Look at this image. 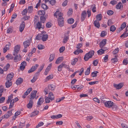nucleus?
Here are the masks:
<instances>
[{
    "mask_svg": "<svg viewBox=\"0 0 128 128\" xmlns=\"http://www.w3.org/2000/svg\"><path fill=\"white\" fill-rule=\"evenodd\" d=\"M6 58H8L9 59L12 60L13 58V57L12 55L11 54H9L6 56Z\"/></svg>",
    "mask_w": 128,
    "mask_h": 128,
    "instance_id": "5fc2aeb1",
    "label": "nucleus"
},
{
    "mask_svg": "<svg viewBox=\"0 0 128 128\" xmlns=\"http://www.w3.org/2000/svg\"><path fill=\"white\" fill-rule=\"evenodd\" d=\"M38 48L39 50H42L44 48V46L42 44H39L38 46Z\"/></svg>",
    "mask_w": 128,
    "mask_h": 128,
    "instance_id": "a18cd8bd",
    "label": "nucleus"
},
{
    "mask_svg": "<svg viewBox=\"0 0 128 128\" xmlns=\"http://www.w3.org/2000/svg\"><path fill=\"white\" fill-rule=\"evenodd\" d=\"M23 79L21 78H18L16 82V84L17 85L20 84L22 82Z\"/></svg>",
    "mask_w": 128,
    "mask_h": 128,
    "instance_id": "6ab92c4d",
    "label": "nucleus"
},
{
    "mask_svg": "<svg viewBox=\"0 0 128 128\" xmlns=\"http://www.w3.org/2000/svg\"><path fill=\"white\" fill-rule=\"evenodd\" d=\"M50 99L49 97H47L45 98V102L46 103H48L50 102Z\"/></svg>",
    "mask_w": 128,
    "mask_h": 128,
    "instance_id": "338daca9",
    "label": "nucleus"
},
{
    "mask_svg": "<svg viewBox=\"0 0 128 128\" xmlns=\"http://www.w3.org/2000/svg\"><path fill=\"white\" fill-rule=\"evenodd\" d=\"M107 34V32L106 31H103L102 32L100 36L102 37L105 36Z\"/></svg>",
    "mask_w": 128,
    "mask_h": 128,
    "instance_id": "ea45409f",
    "label": "nucleus"
},
{
    "mask_svg": "<svg viewBox=\"0 0 128 128\" xmlns=\"http://www.w3.org/2000/svg\"><path fill=\"white\" fill-rule=\"evenodd\" d=\"M20 44L17 45L14 47L13 53L14 56H15L18 53L20 50Z\"/></svg>",
    "mask_w": 128,
    "mask_h": 128,
    "instance_id": "f03ea898",
    "label": "nucleus"
},
{
    "mask_svg": "<svg viewBox=\"0 0 128 128\" xmlns=\"http://www.w3.org/2000/svg\"><path fill=\"white\" fill-rule=\"evenodd\" d=\"M14 58V62H17L20 60V54H16Z\"/></svg>",
    "mask_w": 128,
    "mask_h": 128,
    "instance_id": "ddd939ff",
    "label": "nucleus"
},
{
    "mask_svg": "<svg viewBox=\"0 0 128 128\" xmlns=\"http://www.w3.org/2000/svg\"><path fill=\"white\" fill-rule=\"evenodd\" d=\"M124 85V84L123 82H121L118 84H114V86L116 89H119L121 88Z\"/></svg>",
    "mask_w": 128,
    "mask_h": 128,
    "instance_id": "9d476101",
    "label": "nucleus"
},
{
    "mask_svg": "<svg viewBox=\"0 0 128 128\" xmlns=\"http://www.w3.org/2000/svg\"><path fill=\"white\" fill-rule=\"evenodd\" d=\"M113 102L111 101H106L104 103L106 106L109 108H111L113 106Z\"/></svg>",
    "mask_w": 128,
    "mask_h": 128,
    "instance_id": "1a4fd4ad",
    "label": "nucleus"
},
{
    "mask_svg": "<svg viewBox=\"0 0 128 128\" xmlns=\"http://www.w3.org/2000/svg\"><path fill=\"white\" fill-rule=\"evenodd\" d=\"M123 7L122 3L121 2L118 3L116 6V8H121Z\"/></svg>",
    "mask_w": 128,
    "mask_h": 128,
    "instance_id": "72a5a7b5",
    "label": "nucleus"
},
{
    "mask_svg": "<svg viewBox=\"0 0 128 128\" xmlns=\"http://www.w3.org/2000/svg\"><path fill=\"white\" fill-rule=\"evenodd\" d=\"M114 12L112 10H108L107 12V14L109 15H111L113 14Z\"/></svg>",
    "mask_w": 128,
    "mask_h": 128,
    "instance_id": "052dcab7",
    "label": "nucleus"
},
{
    "mask_svg": "<svg viewBox=\"0 0 128 128\" xmlns=\"http://www.w3.org/2000/svg\"><path fill=\"white\" fill-rule=\"evenodd\" d=\"M26 65V63L25 61L22 62L21 63V66H20V69L22 70H23L25 68V67Z\"/></svg>",
    "mask_w": 128,
    "mask_h": 128,
    "instance_id": "a211bd4d",
    "label": "nucleus"
},
{
    "mask_svg": "<svg viewBox=\"0 0 128 128\" xmlns=\"http://www.w3.org/2000/svg\"><path fill=\"white\" fill-rule=\"evenodd\" d=\"M42 24L40 22H38L36 24V28H38L39 30L41 28Z\"/></svg>",
    "mask_w": 128,
    "mask_h": 128,
    "instance_id": "e433bc0d",
    "label": "nucleus"
},
{
    "mask_svg": "<svg viewBox=\"0 0 128 128\" xmlns=\"http://www.w3.org/2000/svg\"><path fill=\"white\" fill-rule=\"evenodd\" d=\"M126 32H124L122 34L121 36L120 37L122 38V37H126L128 36V32L126 33Z\"/></svg>",
    "mask_w": 128,
    "mask_h": 128,
    "instance_id": "6e6d98bb",
    "label": "nucleus"
},
{
    "mask_svg": "<svg viewBox=\"0 0 128 128\" xmlns=\"http://www.w3.org/2000/svg\"><path fill=\"white\" fill-rule=\"evenodd\" d=\"M59 16L58 18H62V16H63V14L60 12H59V10L58 9L54 13V16H56V17H57V15Z\"/></svg>",
    "mask_w": 128,
    "mask_h": 128,
    "instance_id": "2eb2a0df",
    "label": "nucleus"
},
{
    "mask_svg": "<svg viewBox=\"0 0 128 128\" xmlns=\"http://www.w3.org/2000/svg\"><path fill=\"white\" fill-rule=\"evenodd\" d=\"M53 78L52 75H50L46 78V79L47 80H50L52 79Z\"/></svg>",
    "mask_w": 128,
    "mask_h": 128,
    "instance_id": "680f3d73",
    "label": "nucleus"
},
{
    "mask_svg": "<svg viewBox=\"0 0 128 128\" xmlns=\"http://www.w3.org/2000/svg\"><path fill=\"white\" fill-rule=\"evenodd\" d=\"M55 57V55L54 54H52L50 55L49 58V62H51L54 60Z\"/></svg>",
    "mask_w": 128,
    "mask_h": 128,
    "instance_id": "bb28decb",
    "label": "nucleus"
},
{
    "mask_svg": "<svg viewBox=\"0 0 128 128\" xmlns=\"http://www.w3.org/2000/svg\"><path fill=\"white\" fill-rule=\"evenodd\" d=\"M119 51V48H117L115 49L113 51V54H117Z\"/></svg>",
    "mask_w": 128,
    "mask_h": 128,
    "instance_id": "13d9d810",
    "label": "nucleus"
},
{
    "mask_svg": "<svg viewBox=\"0 0 128 128\" xmlns=\"http://www.w3.org/2000/svg\"><path fill=\"white\" fill-rule=\"evenodd\" d=\"M48 97L51 100H53L54 98V96L52 92L49 93Z\"/></svg>",
    "mask_w": 128,
    "mask_h": 128,
    "instance_id": "a878e982",
    "label": "nucleus"
},
{
    "mask_svg": "<svg viewBox=\"0 0 128 128\" xmlns=\"http://www.w3.org/2000/svg\"><path fill=\"white\" fill-rule=\"evenodd\" d=\"M33 101L32 100H30L28 103L27 105V106L28 108H30L32 107L33 104Z\"/></svg>",
    "mask_w": 128,
    "mask_h": 128,
    "instance_id": "aec40b11",
    "label": "nucleus"
},
{
    "mask_svg": "<svg viewBox=\"0 0 128 128\" xmlns=\"http://www.w3.org/2000/svg\"><path fill=\"white\" fill-rule=\"evenodd\" d=\"M44 101V100L42 96L39 98L37 103L38 105L40 106Z\"/></svg>",
    "mask_w": 128,
    "mask_h": 128,
    "instance_id": "412c9836",
    "label": "nucleus"
},
{
    "mask_svg": "<svg viewBox=\"0 0 128 128\" xmlns=\"http://www.w3.org/2000/svg\"><path fill=\"white\" fill-rule=\"evenodd\" d=\"M3 90V86H0V97L2 95V92Z\"/></svg>",
    "mask_w": 128,
    "mask_h": 128,
    "instance_id": "de8ad7c7",
    "label": "nucleus"
},
{
    "mask_svg": "<svg viewBox=\"0 0 128 128\" xmlns=\"http://www.w3.org/2000/svg\"><path fill=\"white\" fill-rule=\"evenodd\" d=\"M52 24L50 22H48L46 24V26L47 28H50L51 27Z\"/></svg>",
    "mask_w": 128,
    "mask_h": 128,
    "instance_id": "69168bd1",
    "label": "nucleus"
},
{
    "mask_svg": "<svg viewBox=\"0 0 128 128\" xmlns=\"http://www.w3.org/2000/svg\"><path fill=\"white\" fill-rule=\"evenodd\" d=\"M65 49L64 46H62L61 47L60 49V53L62 52Z\"/></svg>",
    "mask_w": 128,
    "mask_h": 128,
    "instance_id": "0e129e2a",
    "label": "nucleus"
},
{
    "mask_svg": "<svg viewBox=\"0 0 128 128\" xmlns=\"http://www.w3.org/2000/svg\"><path fill=\"white\" fill-rule=\"evenodd\" d=\"M38 66V64H36L34 66H32L30 69L28 70V73H30L33 72L37 69Z\"/></svg>",
    "mask_w": 128,
    "mask_h": 128,
    "instance_id": "6e6552de",
    "label": "nucleus"
},
{
    "mask_svg": "<svg viewBox=\"0 0 128 128\" xmlns=\"http://www.w3.org/2000/svg\"><path fill=\"white\" fill-rule=\"evenodd\" d=\"M40 19L41 22L43 23H44L46 20V17L43 16H41Z\"/></svg>",
    "mask_w": 128,
    "mask_h": 128,
    "instance_id": "c756f323",
    "label": "nucleus"
},
{
    "mask_svg": "<svg viewBox=\"0 0 128 128\" xmlns=\"http://www.w3.org/2000/svg\"><path fill=\"white\" fill-rule=\"evenodd\" d=\"M63 65L64 63L63 62L58 67V71L60 72L62 70V67H63Z\"/></svg>",
    "mask_w": 128,
    "mask_h": 128,
    "instance_id": "c85d7f7f",
    "label": "nucleus"
},
{
    "mask_svg": "<svg viewBox=\"0 0 128 128\" xmlns=\"http://www.w3.org/2000/svg\"><path fill=\"white\" fill-rule=\"evenodd\" d=\"M37 75L36 76H34L32 79V80H31V81L32 83L34 82L37 80Z\"/></svg>",
    "mask_w": 128,
    "mask_h": 128,
    "instance_id": "603ef678",
    "label": "nucleus"
},
{
    "mask_svg": "<svg viewBox=\"0 0 128 128\" xmlns=\"http://www.w3.org/2000/svg\"><path fill=\"white\" fill-rule=\"evenodd\" d=\"M10 65L9 64H7L6 66H4L3 68L4 71H7L10 68Z\"/></svg>",
    "mask_w": 128,
    "mask_h": 128,
    "instance_id": "473e14b6",
    "label": "nucleus"
},
{
    "mask_svg": "<svg viewBox=\"0 0 128 128\" xmlns=\"http://www.w3.org/2000/svg\"><path fill=\"white\" fill-rule=\"evenodd\" d=\"M44 124V123L42 122H39L38 125L36 126V128H38L39 127L43 125Z\"/></svg>",
    "mask_w": 128,
    "mask_h": 128,
    "instance_id": "864d4df0",
    "label": "nucleus"
},
{
    "mask_svg": "<svg viewBox=\"0 0 128 128\" xmlns=\"http://www.w3.org/2000/svg\"><path fill=\"white\" fill-rule=\"evenodd\" d=\"M98 61L97 60H94L93 62V64L94 66H96L98 64Z\"/></svg>",
    "mask_w": 128,
    "mask_h": 128,
    "instance_id": "bf43d9fd",
    "label": "nucleus"
},
{
    "mask_svg": "<svg viewBox=\"0 0 128 128\" xmlns=\"http://www.w3.org/2000/svg\"><path fill=\"white\" fill-rule=\"evenodd\" d=\"M49 3L52 6L55 5L56 3V0H49Z\"/></svg>",
    "mask_w": 128,
    "mask_h": 128,
    "instance_id": "c9c22d12",
    "label": "nucleus"
},
{
    "mask_svg": "<svg viewBox=\"0 0 128 128\" xmlns=\"http://www.w3.org/2000/svg\"><path fill=\"white\" fill-rule=\"evenodd\" d=\"M27 8H25L22 13V14L23 15H26V14L27 12Z\"/></svg>",
    "mask_w": 128,
    "mask_h": 128,
    "instance_id": "3c124183",
    "label": "nucleus"
},
{
    "mask_svg": "<svg viewBox=\"0 0 128 128\" xmlns=\"http://www.w3.org/2000/svg\"><path fill=\"white\" fill-rule=\"evenodd\" d=\"M11 46V44L10 42H8L7 44L6 45V47L7 50H9V47Z\"/></svg>",
    "mask_w": 128,
    "mask_h": 128,
    "instance_id": "4d7b16f0",
    "label": "nucleus"
},
{
    "mask_svg": "<svg viewBox=\"0 0 128 128\" xmlns=\"http://www.w3.org/2000/svg\"><path fill=\"white\" fill-rule=\"evenodd\" d=\"M94 26L97 28H98L100 27V23L98 21H97L96 20H95L94 22Z\"/></svg>",
    "mask_w": 128,
    "mask_h": 128,
    "instance_id": "4be33fe9",
    "label": "nucleus"
},
{
    "mask_svg": "<svg viewBox=\"0 0 128 128\" xmlns=\"http://www.w3.org/2000/svg\"><path fill=\"white\" fill-rule=\"evenodd\" d=\"M14 75V74L11 72L8 74L6 77V80L8 81H10L12 79Z\"/></svg>",
    "mask_w": 128,
    "mask_h": 128,
    "instance_id": "9b49d317",
    "label": "nucleus"
},
{
    "mask_svg": "<svg viewBox=\"0 0 128 128\" xmlns=\"http://www.w3.org/2000/svg\"><path fill=\"white\" fill-rule=\"evenodd\" d=\"M64 18H59L58 19V22L59 26L62 27L64 26Z\"/></svg>",
    "mask_w": 128,
    "mask_h": 128,
    "instance_id": "20e7f679",
    "label": "nucleus"
},
{
    "mask_svg": "<svg viewBox=\"0 0 128 128\" xmlns=\"http://www.w3.org/2000/svg\"><path fill=\"white\" fill-rule=\"evenodd\" d=\"M102 15L101 14H98L96 16V20L98 21H100L101 20L102 18Z\"/></svg>",
    "mask_w": 128,
    "mask_h": 128,
    "instance_id": "2f4dec72",
    "label": "nucleus"
},
{
    "mask_svg": "<svg viewBox=\"0 0 128 128\" xmlns=\"http://www.w3.org/2000/svg\"><path fill=\"white\" fill-rule=\"evenodd\" d=\"M69 31H68V32L64 34V38L63 41V42L64 43H65L69 39Z\"/></svg>",
    "mask_w": 128,
    "mask_h": 128,
    "instance_id": "39448f33",
    "label": "nucleus"
},
{
    "mask_svg": "<svg viewBox=\"0 0 128 128\" xmlns=\"http://www.w3.org/2000/svg\"><path fill=\"white\" fill-rule=\"evenodd\" d=\"M78 61V59L76 58H75L71 62V64L73 65H75L76 63Z\"/></svg>",
    "mask_w": 128,
    "mask_h": 128,
    "instance_id": "a19ab883",
    "label": "nucleus"
},
{
    "mask_svg": "<svg viewBox=\"0 0 128 128\" xmlns=\"http://www.w3.org/2000/svg\"><path fill=\"white\" fill-rule=\"evenodd\" d=\"M10 81H9L8 82V80H7L6 82L5 85L6 88H9L12 85V83Z\"/></svg>",
    "mask_w": 128,
    "mask_h": 128,
    "instance_id": "b1692460",
    "label": "nucleus"
},
{
    "mask_svg": "<svg viewBox=\"0 0 128 128\" xmlns=\"http://www.w3.org/2000/svg\"><path fill=\"white\" fill-rule=\"evenodd\" d=\"M74 21V20L72 18L69 19L68 20V23L70 24H72Z\"/></svg>",
    "mask_w": 128,
    "mask_h": 128,
    "instance_id": "58836bf2",
    "label": "nucleus"
},
{
    "mask_svg": "<svg viewBox=\"0 0 128 128\" xmlns=\"http://www.w3.org/2000/svg\"><path fill=\"white\" fill-rule=\"evenodd\" d=\"M38 14L40 15H44L45 14V12L44 10H40L38 11Z\"/></svg>",
    "mask_w": 128,
    "mask_h": 128,
    "instance_id": "49530a36",
    "label": "nucleus"
},
{
    "mask_svg": "<svg viewBox=\"0 0 128 128\" xmlns=\"http://www.w3.org/2000/svg\"><path fill=\"white\" fill-rule=\"evenodd\" d=\"M32 40V39H30V41H29V40H28L24 42L23 44L24 47L25 48H26L28 47V46L30 44V41H31Z\"/></svg>",
    "mask_w": 128,
    "mask_h": 128,
    "instance_id": "f8f14e48",
    "label": "nucleus"
},
{
    "mask_svg": "<svg viewBox=\"0 0 128 128\" xmlns=\"http://www.w3.org/2000/svg\"><path fill=\"white\" fill-rule=\"evenodd\" d=\"M98 72V71H96L92 72V75L93 77H96L97 76V74Z\"/></svg>",
    "mask_w": 128,
    "mask_h": 128,
    "instance_id": "37998d69",
    "label": "nucleus"
},
{
    "mask_svg": "<svg viewBox=\"0 0 128 128\" xmlns=\"http://www.w3.org/2000/svg\"><path fill=\"white\" fill-rule=\"evenodd\" d=\"M106 39H104L100 42V48H103L104 46L106 44Z\"/></svg>",
    "mask_w": 128,
    "mask_h": 128,
    "instance_id": "dca6fc26",
    "label": "nucleus"
},
{
    "mask_svg": "<svg viewBox=\"0 0 128 128\" xmlns=\"http://www.w3.org/2000/svg\"><path fill=\"white\" fill-rule=\"evenodd\" d=\"M72 8H69L68 12V16H70L72 13Z\"/></svg>",
    "mask_w": 128,
    "mask_h": 128,
    "instance_id": "09e8293b",
    "label": "nucleus"
},
{
    "mask_svg": "<svg viewBox=\"0 0 128 128\" xmlns=\"http://www.w3.org/2000/svg\"><path fill=\"white\" fill-rule=\"evenodd\" d=\"M48 87L50 90L52 91L54 90L55 88V86L53 84H50L48 85Z\"/></svg>",
    "mask_w": 128,
    "mask_h": 128,
    "instance_id": "cd10ccee",
    "label": "nucleus"
},
{
    "mask_svg": "<svg viewBox=\"0 0 128 128\" xmlns=\"http://www.w3.org/2000/svg\"><path fill=\"white\" fill-rule=\"evenodd\" d=\"M90 67L88 68L87 70L86 71L85 74V75H88L90 73Z\"/></svg>",
    "mask_w": 128,
    "mask_h": 128,
    "instance_id": "8fccbe9b",
    "label": "nucleus"
},
{
    "mask_svg": "<svg viewBox=\"0 0 128 128\" xmlns=\"http://www.w3.org/2000/svg\"><path fill=\"white\" fill-rule=\"evenodd\" d=\"M116 29V28L114 25L111 26L110 28V31L114 32Z\"/></svg>",
    "mask_w": 128,
    "mask_h": 128,
    "instance_id": "f704fd0d",
    "label": "nucleus"
},
{
    "mask_svg": "<svg viewBox=\"0 0 128 128\" xmlns=\"http://www.w3.org/2000/svg\"><path fill=\"white\" fill-rule=\"evenodd\" d=\"M25 27V22H24L23 21L20 24L19 28V30L21 32H22L24 29Z\"/></svg>",
    "mask_w": 128,
    "mask_h": 128,
    "instance_id": "4468645a",
    "label": "nucleus"
},
{
    "mask_svg": "<svg viewBox=\"0 0 128 128\" xmlns=\"http://www.w3.org/2000/svg\"><path fill=\"white\" fill-rule=\"evenodd\" d=\"M94 50H91L86 54L84 56V59L86 61H87L90 58H92L94 54Z\"/></svg>",
    "mask_w": 128,
    "mask_h": 128,
    "instance_id": "f257e3e1",
    "label": "nucleus"
},
{
    "mask_svg": "<svg viewBox=\"0 0 128 128\" xmlns=\"http://www.w3.org/2000/svg\"><path fill=\"white\" fill-rule=\"evenodd\" d=\"M50 89L48 87L44 89V92L45 93V94H48V92H50Z\"/></svg>",
    "mask_w": 128,
    "mask_h": 128,
    "instance_id": "c03bdc74",
    "label": "nucleus"
},
{
    "mask_svg": "<svg viewBox=\"0 0 128 128\" xmlns=\"http://www.w3.org/2000/svg\"><path fill=\"white\" fill-rule=\"evenodd\" d=\"M42 34H38L36 37V39L37 40H40L42 39Z\"/></svg>",
    "mask_w": 128,
    "mask_h": 128,
    "instance_id": "79ce46f5",
    "label": "nucleus"
},
{
    "mask_svg": "<svg viewBox=\"0 0 128 128\" xmlns=\"http://www.w3.org/2000/svg\"><path fill=\"white\" fill-rule=\"evenodd\" d=\"M37 91L36 90L32 91L30 94V100H32L35 98Z\"/></svg>",
    "mask_w": 128,
    "mask_h": 128,
    "instance_id": "0eeeda50",
    "label": "nucleus"
},
{
    "mask_svg": "<svg viewBox=\"0 0 128 128\" xmlns=\"http://www.w3.org/2000/svg\"><path fill=\"white\" fill-rule=\"evenodd\" d=\"M12 110L8 111L5 114L2 116V118H8L12 114Z\"/></svg>",
    "mask_w": 128,
    "mask_h": 128,
    "instance_id": "7ed1b4c3",
    "label": "nucleus"
},
{
    "mask_svg": "<svg viewBox=\"0 0 128 128\" xmlns=\"http://www.w3.org/2000/svg\"><path fill=\"white\" fill-rule=\"evenodd\" d=\"M48 38V36L46 34H44L42 35V39L43 41H45Z\"/></svg>",
    "mask_w": 128,
    "mask_h": 128,
    "instance_id": "393cba45",
    "label": "nucleus"
},
{
    "mask_svg": "<svg viewBox=\"0 0 128 128\" xmlns=\"http://www.w3.org/2000/svg\"><path fill=\"white\" fill-rule=\"evenodd\" d=\"M24 124L20 122L19 126L18 127V128H22L24 126Z\"/></svg>",
    "mask_w": 128,
    "mask_h": 128,
    "instance_id": "774afa93",
    "label": "nucleus"
},
{
    "mask_svg": "<svg viewBox=\"0 0 128 128\" xmlns=\"http://www.w3.org/2000/svg\"><path fill=\"white\" fill-rule=\"evenodd\" d=\"M107 49L106 48H102L101 49L98 50L97 52L98 54L101 55Z\"/></svg>",
    "mask_w": 128,
    "mask_h": 128,
    "instance_id": "f3484780",
    "label": "nucleus"
},
{
    "mask_svg": "<svg viewBox=\"0 0 128 128\" xmlns=\"http://www.w3.org/2000/svg\"><path fill=\"white\" fill-rule=\"evenodd\" d=\"M113 23L112 22L111 19L109 20L108 22V26H110L113 24Z\"/></svg>",
    "mask_w": 128,
    "mask_h": 128,
    "instance_id": "e2e57ef3",
    "label": "nucleus"
},
{
    "mask_svg": "<svg viewBox=\"0 0 128 128\" xmlns=\"http://www.w3.org/2000/svg\"><path fill=\"white\" fill-rule=\"evenodd\" d=\"M14 100L13 101L12 100H11L9 107L8 108L9 109L12 108L14 105Z\"/></svg>",
    "mask_w": 128,
    "mask_h": 128,
    "instance_id": "4c0bfd02",
    "label": "nucleus"
},
{
    "mask_svg": "<svg viewBox=\"0 0 128 128\" xmlns=\"http://www.w3.org/2000/svg\"><path fill=\"white\" fill-rule=\"evenodd\" d=\"M38 112H39L38 111H35L34 112L31 113L30 115V116L32 117L35 116L37 115L38 113Z\"/></svg>",
    "mask_w": 128,
    "mask_h": 128,
    "instance_id": "7c9ffc66",
    "label": "nucleus"
},
{
    "mask_svg": "<svg viewBox=\"0 0 128 128\" xmlns=\"http://www.w3.org/2000/svg\"><path fill=\"white\" fill-rule=\"evenodd\" d=\"M63 58L62 57H59L56 60L55 63L58 64L61 62L63 60Z\"/></svg>",
    "mask_w": 128,
    "mask_h": 128,
    "instance_id": "5701e85b",
    "label": "nucleus"
},
{
    "mask_svg": "<svg viewBox=\"0 0 128 128\" xmlns=\"http://www.w3.org/2000/svg\"><path fill=\"white\" fill-rule=\"evenodd\" d=\"M86 15L87 13L86 11L84 10L82 12L81 17V21L83 22L84 20Z\"/></svg>",
    "mask_w": 128,
    "mask_h": 128,
    "instance_id": "423d86ee",
    "label": "nucleus"
}]
</instances>
